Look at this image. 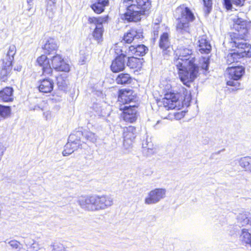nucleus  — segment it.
Segmentation results:
<instances>
[{
	"label": "nucleus",
	"instance_id": "43",
	"mask_svg": "<svg viewBox=\"0 0 251 251\" xmlns=\"http://www.w3.org/2000/svg\"><path fill=\"white\" fill-rule=\"evenodd\" d=\"M224 4L227 10H230L232 8V0H224Z\"/></svg>",
	"mask_w": 251,
	"mask_h": 251
},
{
	"label": "nucleus",
	"instance_id": "45",
	"mask_svg": "<svg viewBox=\"0 0 251 251\" xmlns=\"http://www.w3.org/2000/svg\"><path fill=\"white\" fill-rule=\"evenodd\" d=\"M245 0H232V2L236 6H242L244 5Z\"/></svg>",
	"mask_w": 251,
	"mask_h": 251
},
{
	"label": "nucleus",
	"instance_id": "2",
	"mask_svg": "<svg viewBox=\"0 0 251 251\" xmlns=\"http://www.w3.org/2000/svg\"><path fill=\"white\" fill-rule=\"evenodd\" d=\"M174 16L177 20L176 28L181 33L189 32V22L193 21L195 17L189 9L184 5L178 6L175 10Z\"/></svg>",
	"mask_w": 251,
	"mask_h": 251
},
{
	"label": "nucleus",
	"instance_id": "13",
	"mask_svg": "<svg viewBox=\"0 0 251 251\" xmlns=\"http://www.w3.org/2000/svg\"><path fill=\"white\" fill-rule=\"evenodd\" d=\"M123 111V118L127 122L133 123L137 119V110L135 105H124L120 108Z\"/></svg>",
	"mask_w": 251,
	"mask_h": 251
},
{
	"label": "nucleus",
	"instance_id": "11",
	"mask_svg": "<svg viewBox=\"0 0 251 251\" xmlns=\"http://www.w3.org/2000/svg\"><path fill=\"white\" fill-rule=\"evenodd\" d=\"M95 195L96 211L105 210L113 204V198L109 195Z\"/></svg>",
	"mask_w": 251,
	"mask_h": 251
},
{
	"label": "nucleus",
	"instance_id": "26",
	"mask_svg": "<svg viewBox=\"0 0 251 251\" xmlns=\"http://www.w3.org/2000/svg\"><path fill=\"white\" fill-rule=\"evenodd\" d=\"M0 99L4 102L12 101L14 99L13 88L6 87L0 91Z\"/></svg>",
	"mask_w": 251,
	"mask_h": 251
},
{
	"label": "nucleus",
	"instance_id": "6",
	"mask_svg": "<svg viewBox=\"0 0 251 251\" xmlns=\"http://www.w3.org/2000/svg\"><path fill=\"white\" fill-rule=\"evenodd\" d=\"M162 102L164 106L160 111L169 109L179 110L184 105V102L179 99V94L169 89L165 93Z\"/></svg>",
	"mask_w": 251,
	"mask_h": 251
},
{
	"label": "nucleus",
	"instance_id": "20",
	"mask_svg": "<svg viewBox=\"0 0 251 251\" xmlns=\"http://www.w3.org/2000/svg\"><path fill=\"white\" fill-rule=\"evenodd\" d=\"M143 30L140 28H133L127 31L124 35V40L127 43H130L134 39L143 37Z\"/></svg>",
	"mask_w": 251,
	"mask_h": 251
},
{
	"label": "nucleus",
	"instance_id": "24",
	"mask_svg": "<svg viewBox=\"0 0 251 251\" xmlns=\"http://www.w3.org/2000/svg\"><path fill=\"white\" fill-rule=\"evenodd\" d=\"M53 88V82L49 78L44 79L39 82L38 89L41 92L50 93L52 90Z\"/></svg>",
	"mask_w": 251,
	"mask_h": 251
},
{
	"label": "nucleus",
	"instance_id": "3",
	"mask_svg": "<svg viewBox=\"0 0 251 251\" xmlns=\"http://www.w3.org/2000/svg\"><path fill=\"white\" fill-rule=\"evenodd\" d=\"M237 41L238 40H235V41L230 40L229 42L230 46L232 47H236V49L226 56V61L228 64L238 62L245 57H251V45L247 43Z\"/></svg>",
	"mask_w": 251,
	"mask_h": 251
},
{
	"label": "nucleus",
	"instance_id": "40",
	"mask_svg": "<svg viewBox=\"0 0 251 251\" xmlns=\"http://www.w3.org/2000/svg\"><path fill=\"white\" fill-rule=\"evenodd\" d=\"M173 116H175L176 117V119H180L181 118L183 117V114L182 113V112H181V113H174L173 114H171V113H169L167 116H163V115L161 114V117H162V118L164 119H169V120H171L173 118Z\"/></svg>",
	"mask_w": 251,
	"mask_h": 251
},
{
	"label": "nucleus",
	"instance_id": "29",
	"mask_svg": "<svg viewBox=\"0 0 251 251\" xmlns=\"http://www.w3.org/2000/svg\"><path fill=\"white\" fill-rule=\"evenodd\" d=\"M239 165L246 171L251 172V156H245L238 160Z\"/></svg>",
	"mask_w": 251,
	"mask_h": 251
},
{
	"label": "nucleus",
	"instance_id": "35",
	"mask_svg": "<svg viewBox=\"0 0 251 251\" xmlns=\"http://www.w3.org/2000/svg\"><path fill=\"white\" fill-rule=\"evenodd\" d=\"M240 239L247 244H251V234L246 229H243L240 235Z\"/></svg>",
	"mask_w": 251,
	"mask_h": 251
},
{
	"label": "nucleus",
	"instance_id": "52",
	"mask_svg": "<svg viewBox=\"0 0 251 251\" xmlns=\"http://www.w3.org/2000/svg\"><path fill=\"white\" fill-rule=\"evenodd\" d=\"M241 217H242V218H244V217H245V215H241Z\"/></svg>",
	"mask_w": 251,
	"mask_h": 251
},
{
	"label": "nucleus",
	"instance_id": "41",
	"mask_svg": "<svg viewBox=\"0 0 251 251\" xmlns=\"http://www.w3.org/2000/svg\"><path fill=\"white\" fill-rule=\"evenodd\" d=\"M201 64L202 69L207 70L209 66V58L203 57L201 61Z\"/></svg>",
	"mask_w": 251,
	"mask_h": 251
},
{
	"label": "nucleus",
	"instance_id": "27",
	"mask_svg": "<svg viewBox=\"0 0 251 251\" xmlns=\"http://www.w3.org/2000/svg\"><path fill=\"white\" fill-rule=\"evenodd\" d=\"M199 50L201 53L208 54L210 53L211 50V46L205 37H202L199 40Z\"/></svg>",
	"mask_w": 251,
	"mask_h": 251
},
{
	"label": "nucleus",
	"instance_id": "32",
	"mask_svg": "<svg viewBox=\"0 0 251 251\" xmlns=\"http://www.w3.org/2000/svg\"><path fill=\"white\" fill-rule=\"evenodd\" d=\"M25 243L27 247L32 249L33 251H38L41 249L39 243L31 238L25 239Z\"/></svg>",
	"mask_w": 251,
	"mask_h": 251
},
{
	"label": "nucleus",
	"instance_id": "44",
	"mask_svg": "<svg viewBox=\"0 0 251 251\" xmlns=\"http://www.w3.org/2000/svg\"><path fill=\"white\" fill-rule=\"evenodd\" d=\"M43 116L47 121H50L52 118V115L50 111L44 112L43 113Z\"/></svg>",
	"mask_w": 251,
	"mask_h": 251
},
{
	"label": "nucleus",
	"instance_id": "36",
	"mask_svg": "<svg viewBox=\"0 0 251 251\" xmlns=\"http://www.w3.org/2000/svg\"><path fill=\"white\" fill-rule=\"evenodd\" d=\"M143 147L144 149V151L147 152L148 154L151 155L154 153L153 150V145L151 143H149L147 141L143 143Z\"/></svg>",
	"mask_w": 251,
	"mask_h": 251
},
{
	"label": "nucleus",
	"instance_id": "37",
	"mask_svg": "<svg viewBox=\"0 0 251 251\" xmlns=\"http://www.w3.org/2000/svg\"><path fill=\"white\" fill-rule=\"evenodd\" d=\"M148 48L144 45H139L136 46V55L143 56L147 50Z\"/></svg>",
	"mask_w": 251,
	"mask_h": 251
},
{
	"label": "nucleus",
	"instance_id": "8",
	"mask_svg": "<svg viewBox=\"0 0 251 251\" xmlns=\"http://www.w3.org/2000/svg\"><path fill=\"white\" fill-rule=\"evenodd\" d=\"M227 72L230 80L227 81V85L235 87L236 89H240V83L238 80L245 74V68L242 66H232L227 68Z\"/></svg>",
	"mask_w": 251,
	"mask_h": 251
},
{
	"label": "nucleus",
	"instance_id": "46",
	"mask_svg": "<svg viewBox=\"0 0 251 251\" xmlns=\"http://www.w3.org/2000/svg\"><path fill=\"white\" fill-rule=\"evenodd\" d=\"M49 1H48V5H47V11H49L50 10V6H49V4L50 5V7L52 6L54 7V4L55 3V0H49ZM50 10H53V8H50Z\"/></svg>",
	"mask_w": 251,
	"mask_h": 251
},
{
	"label": "nucleus",
	"instance_id": "34",
	"mask_svg": "<svg viewBox=\"0 0 251 251\" xmlns=\"http://www.w3.org/2000/svg\"><path fill=\"white\" fill-rule=\"evenodd\" d=\"M140 65V60L139 58L134 57H128V61L126 65L130 68H137Z\"/></svg>",
	"mask_w": 251,
	"mask_h": 251
},
{
	"label": "nucleus",
	"instance_id": "49",
	"mask_svg": "<svg viewBox=\"0 0 251 251\" xmlns=\"http://www.w3.org/2000/svg\"><path fill=\"white\" fill-rule=\"evenodd\" d=\"M33 0H27V2L29 5H31L30 3L32 2Z\"/></svg>",
	"mask_w": 251,
	"mask_h": 251
},
{
	"label": "nucleus",
	"instance_id": "51",
	"mask_svg": "<svg viewBox=\"0 0 251 251\" xmlns=\"http://www.w3.org/2000/svg\"><path fill=\"white\" fill-rule=\"evenodd\" d=\"M249 222V220L247 219L246 221H244L245 223H248Z\"/></svg>",
	"mask_w": 251,
	"mask_h": 251
},
{
	"label": "nucleus",
	"instance_id": "16",
	"mask_svg": "<svg viewBox=\"0 0 251 251\" xmlns=\"http://www.w3.org/2000/svg\"><path fill=\"white\" fill-rule=\"evenodd\" d=\"M126 57V55L123 53V50H121V54L112 61L111 65V70L113 72L118 73L125 69Z\"/></svg>",
	"mask_w": 251,
	"mask_h": 251
},
{
	"label": "nucleus",
	"instance_id": "25",
	"mask_svg": "<svg viewBox=\"0 0 251 251\" xmlns=\"http://www.w3.org/2000/svg\"><path fill=\"white\" fill-rule=\"evenodd\" d=\"M108 4V0H95L91 4V7L96 13L100 14L104 11L105 7Z\"/></svg>",
	"mask_w": 251,
	"mask_h": 251
},
{
	"label": "nucleus",
	"instance_id": "17",
	"mask_svg": "<svg viewBox=\"0 0 251 251\" xmlns=\"http://www.w3.org/2000/svg\"><path fill=\"white\" fill-rule=\"evenodd\" d=\"M136 136V128L132 126H129L124 128L123 138L124 145L126 147H129Z\"/></svg>",
	"mask_w": 251,
	"mask_h": 251
},
{
	"label": "nucleus",
	"instance_id": "7",
	"mask_svg": "<svg viewBox=\"0 0 251 251\" xmlns=\"http://www.w3.org/2000/svg\"><path fill=\"white\" fill-rule=\"evenodd\" d=\"M16 52V47L14 45L10 46L6 53V58L2 60V64L0 67V79L2 81L4 82L7 80L10 74L12 62Z\"/></svg>",
	"mask_w": 251,
	"mask_h": 251
},
{
	"label": "nucleus",
	"instance_id": "12",
	"mask_svg": "<svg viewBox=\"0 0 251 251\" xmlns=\"http://www.w3.org/2000/svg\"><path fill=\"white\" fill-rule=\"evenodd\" d=\"M79 205L83 209L88 211H96L95 195L80 197L77 201Z\"/></svg>",
	"mask_w": 251,
	"mask_h": 251
},
{
	"label": "nucleus",
	"instance_id": "38",
	"mask_svg": "<svg viewBox=\"0 0 251 251\" xmlns=\"http://www.w3.org/2000/svg\"><path fill=\"white\" fill-rule=\"evenodd\" d=\"M125 50L124 51L123 50V53L126 55H133L135 54L136 55V46H130L128 48V49L126 48V47L125 48Z\"/></svg>",
	"mask_w": 251,
	"mask_h": 251
},
{
	"label": "nucleus",
	"instance_id": "23",
	"mask_svg": "<svg viewBox=\"0 0 251 251\" xmlns=\"http://www.w3.org/2000/svg\"><path fill=\"white\" fill-rule=\"evenodd\" d=\"M159 47L164 51V53L168 54L172 48L169 39V35L167 33H163L161 36L159 41Z\"/></svg>",
	"mask_w": 251,
	"mask_h": 251
},
{
	"label": "nucleus",
	"instance_id": "15",
	"mask_svg": "<svg viewBox=\"0 0 251 251\" xmlns=\"http://www.w3.org/2000/svg\"><path fill=\"white\" fill-rule=\"evenodd\" d=\"M51 64L52 68L57 71L69 72L70 70V65L59 54H56L52 57Z\"/></svg>",
	"mask_w": 251,
	"mask_h": 251
},
{
	"label": "nucleus",
	"instance_id": "14",
	"mask_svg": "<svg viewBox=\"0 0 251 251\" xmlns=\"http://www.w3.org/2000/svg\"><path fill=\"white\" fill-rule=\"evenodd\" d=\"M76 134H71L68 139V142L65 146V149L62 152L64 156H67L72 153L81 145L80 139H76Z\"/></svg>",
	"mask_w": 251,
	"mask_h": 251
},
{
	"label": "nucleus",
	"instance_id": "21",
	"mask_svg": "<svg viewBox=\"0 0 251 251\" xmlns=\"http://www.w3.org/2000/svg\"><path fill=\"white\" fill-rule=\"evenodd\" d=\"M135 99L136 98L132 95V91L130 90H123L118 98L119 101L126 105L133 102Z\"/></svg>",
	"mask_w": 251,
	"mask_h": 251
},
{
	"label": "nucleus",
	"instance_id": "22",
	"mask_svg": "<svg viewBox=\"0 0 251 251\" xmlns=\"http://www.w3.org/2000/svg\"><path fill=\"white\" fill-rule=\"evenodd\" d=\"M58 47L57 41L54 38H50L46 41L43 49L45 50V52L50 54L56 51Z\"/></svg>",
	"mask_w": 251,
	"mask_h": 251
},
{
	"label": "nucleus",
	"instance_id": "42",
	"mask_svg": "<svg viewBox=\"0 0 251 251\" xmlns=\"http://www.w3.org/2000/svg\"><path fill=\"white\" fill-rule=\"evenodd\" d=\"M203 2L204 6L206 8V13H209L211 10V8L212 4V0H203Z\"/></svg>",
	"mask_w": 251,
	"mask_h": 251
},
{
	"label": "nucleus",
	"instance_id": "10",
	"mask_svg": "<svg viewBox=\"0 0 251 251\" xmlns=\"http://www.w3.org/2000/svg\"><path fill=\"white\" fill-rule=\"evenodd\" d=\"M166 190L165 188H155L149 192L145 199V203L152 205L159 202L165 198Z\"/></svg>",
	"mask_w": 251,
	"mask_h": 251
},
{
	"label": "nucleus",
	"instance_id": "4",
	"mask_svg": "<svg viewBox=\"0 0 251 251\" xmlns=\"http://www.w3.org/2000/svg\"><path fill=\"white\" fill-rule=\"evenodd\" d=\"M246 13L240 12L232 19L233 24L231 28L237 32H233L230 35V40L246 43L244 40L247 33V20L245 19Z\"/></svg>",
	"mask_w": 251,
	"mask_h": 251
},
{
	"label": "nucleus",
	"instance_id": "9",
	"mask_svg": "<svg viewBox=\"0 0 251 251\" xmlns=\"http://www.w3.org/2000/svg\"><path fill=\"white\" fill-rule=\"evenodd\" d=\"M135 2L136 5L130 6L129 11L135 12L134 19L139 21L141 19V16L150 8L151 2L150 0H136Z\"/></svg>",
	"mask_w": 251,
	"mask_h": 251
},
{
	"label": "nucleus",
	"instance_id": "39",
	"mask_svg": "<svg viewBox=\"0 0 251 251\" xmlns=\"http://www.w3.org/2000/svg\"><path fill=\"white\" fill-rule=\"evenodd\" d=\"M8 244L13 249L20 251L22 249V244L17 240H11L8 242Z\"/></svg>",
	"mask_w": 251,
	"mask_h": 251
},
{
	"label": "nucleus",
	"instance_id": "50",
	"mask_svg": "<svg viewBox=\"0 0 251 251\" xmlns=\"http://www.w3.org/2000/svg\"><path fill=\"white\" fill-rule=\"evenodd\" d=\"M14 70H17V71H20L21 70V67H20L19 68H17V69L15 68Z\"/></svg>",
	"mask_w": 251,
	"mask_h": 251
},
{
	"label": "nucleus",
	"instance_id": "31",
	"mask_svg": "<svg viewBox=\"0 0 251 251\" xmlns=\"http://www.w3.org/2000/svg\"><path fill=\"white\" fill-rule=\"evenodd\" d=\"M11 111V109L10 106L0 104V121L9 117L10 115Z\"/></svg>",
	"mask_w": 251,
	"mask_h": 251
},
{
	"label": "nucleus",
	"instance_id": "5",
	"mask_svg": "<svg viewBox=\"0 0 251 251\" xmlns=\"http://www.w3.org/2000/svg\"><path fill=\"white\" fill-rule=\"evenodd\" d=\"M107 18L108 16L88 18V23L90 25V28L94 29L92 33L93 37L99 43L102 41L103 24L107 22Z\"/></svg>",
	"mask_w": 251,
	"mask_h": 251
},
{
	"label": "nucleus",
	"instance_id": "1",
	"mask_svg": "<svg viewBox=\"0 0 251 251\" xmlns=\"http://www.w3.org/2000/svg\"><path fill=\"white\" fill-rule=\"evenodd\" d=\"M195 61L192 50L188 48L180 46L175 51L174 63L178 69L181 81L187 86L198 75L199 67Z\"/></svg>",
	"mask_w": 251,
	"mask_h": 251
},
{
	"label": "nucleus",
	"instance_id": "28",
	"mask_svg": "<svg viewBox=\"0 0 251 251\" xmlns=\"http://www.w3.org/2000/svg\"><path fill=\"white\" fill-rule=\"evenodd\" d=\"M132 81V77L128 74L121 73L116 78V81L118 84H129Z\"/></svg>",
	"mask_w": 251,
	"mask_h": 251
},
{
	"label": "nucleus",
	"instance_id": "30",
	"mask_svg": "<svg viewBox=\"0 0 251 251\" xmlns=\"http://www.w3.org/2000/svg\"><path fill=\"white\" fill-rule=\"evenodd\" d=\"M77 137L82 135L87 141L94 143L97 140V136L95 134L90 131H84L83 132L77 131L76 132Z\"/></svg>",
	"mask_w": 251,
	"mask_h": 251
},
{
	"label": "nucleus",
	"instance_id": "48",
	"mask_svg": "<svg viewBox=\"0 0 251 251\" xmlns=\"http://www.w3.org/2000/svg\"><path fill=\"white\" fill-rule=\"evenodd\" d=\"M188 95H189L188 97L186 99L187 101H190V93H189V94H188Z\"/></svg>",
	"mask_w": 251,
	"mask_h": 251
},
{
	"label": "nucleus",
	"instance_id": "47",
	"mask_svg": "<svg viewBox=\"0 0 251 251\" xmlns=\"http://www.w3.org/2000/svg\"><path fill=\"white\" fill-rule=\"evenodd\" d=\"M5 151V148L2 145V144L0 143V160L1 159V157L3 156Z\"/></svg>",
	"mask_w": 251,
	"mask_h": 251
},
{
	"label": "nucleus",
	"instance_id": "18",
	"mask_svg": "<svg viewBox=\"0 0 251 251\" xmlns=\"http://www.w3.org/2000/svg\"><path fill=\"white\" fill-rule=\"evenodd\" d=\"M36 62L38 65L42 67L43 73L44 75L51 74L52 69L50 64L49 60L46 55H42L38 57Z\"/></svg>",
	"mask_w": 251,
	"mask_h": 251
},
{
	"label": "nucleus",
	"instance_id": "19",
	"mask_svg": "<svg viewBox=\"0 0 251 251\" xmlns=\"http://www.w3.org/2000/svg\"><path fill=\"white\" fill-rule=\"evenodd\" d=\"M135 1L136 0H122V3L124 6L126 8V11L124 15V18L125 20L127 22H137V20H135L134 17L135 15L134 12L129 11L130 6L134 5H136Z\"/></svg>",
	"mask_w": 251,
	"mask_h": 251
},
{
	"label": "nucleus",
	"instance_id": "33",
	"mask_svg": "<svg viewBox=\"0 0 251 251\" xmlns=\"http://www.w3.org/2000/svg\"><path fill=\"white\" fill-rule=\"evenodd\" d=\"M56 80L58 86L61 90L65 89L68 83V80L67 79L66 75H61L57 76L56 77Z\"/></svg>",
	"mask_w": 251,
	"mask_h": 251
}]
</instances>
